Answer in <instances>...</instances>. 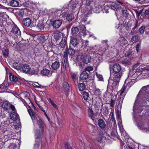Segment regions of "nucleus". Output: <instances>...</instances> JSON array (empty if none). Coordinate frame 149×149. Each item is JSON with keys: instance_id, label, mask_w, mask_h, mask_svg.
I'll list each match as a JSON object with an SVG mask.
<instances>
[{"instance_id": "nucleus-13", "label": "nucleus", "mask_w": 149, "mask_h": 149, "mask_svg": "<svg viewBox=\"0 0 149 149\" xmlns=\"http://www.w3.org/2000/svg\"><path fill=\"white\" fill-rule=\"evenodd\" d=\"M98 125L101 129H104L106 126V124L103 120L100 119L98 121Z\"/></svg>"}, {"instance_id": "nucleus-39", "label": "nucleus", "mask_w": 149, "mask_h": 149, "mask_svg": "<svg viewBox=\"0 0 149 149\" xmlns=\"http://www.w3.org/2000/svg\"><path fill=\"white\" fill-rule=\"evenodd\" d=\"M35 144L34 145L33 149H38L39 146L40 145V143L39 141H36Z\"/></svg>"}, {"instance_id": "nucleus-19", "label": "nucleus", "mask_w": 149, "mask_h": 149, "mask_svg": "<svg viewBox=\"0 0 149 149\" xmlns=\"http://www.w3.org/2000/svg\"><path fill=\"white\" fill-rule=\"evenodd\" d=\"M63 87L65 91H68L70 89L69 84L66 81L63 82Z\"/></svg>"}, {"instance_id": "nucleus-60", "label": "nucleus", "mask_w": 149, "mask_h": 149, "mask_svg": "<svg viewBox=\"0 0 149 149\" xmlns=\"http://www.w3.org/2000/svg\"><path fill=\"white\" fill-rule=\"evenodd\" d=\"M94 10H96V11H95V10H94L95 11V12L97 13H99L100 11V10L99 8V7H96L94 9Z\"/></svg>"}, {"instance_id": "nucleus-28", "label": "nucleus", "mask_w": 149, "mask_h": 149, "mask_svg": "<svg viewBox=\"0 0 149 149\" xmlns=\"http://www.w3.org/2000/svg\"><path fill=\"white\" fill-rule=\"evenodd\" d=\"M91 59V58L90 57L86 56L84 58L83 62L87 64L90 62Z\"/></svg>"}, {"instance_id": "nucleus-49", "label": "nucleus", "mask_w": 149, "mask_h": 149, "mask_svg": "<svg viewBox=\"0 0 149 149\" xmlns=\"http://www.w3.org/2000/svg\"><path fill=\"white\" fill-rule=\"evenodd\" d=\"M8 50L7 49H5L3 52V54L5 57H6L8 56Z\"/></svg>"}, {"instance_id": "nucleus-7", "label": "nucleus", "mask_w": 149, "mask_h": 149, "mask_svg": "<svg viewBox=\"0 0 149 149\" xmlns=\"http://www.w3.org/2000/svg\"><path fill=\"white\" fill-rule=\"evenodd\" d=\"M47 25L46 23H44L42 21H39L38 23V24L36 26V27L38 30L42 31L45 30V26Z\"/></svg>"}, {"instance_id": "nucleus-48", "label": "nucleus", "mask_w": 149, "mask_h": 149, "mask_svg": "<svg viewBox=\"0 0 149 149\" xmlns=\"http://www.w3.org/2000/svg\"><path fill=\"white\" fill-rule=\"evenodd\" d=\"M65 147L66 149H72V148L69 145V144L68 143H65Z\"/></svg>"}, {"instance_id": "nucleus-29", "label": "nucleus", "mask_w": 149, "mask_h": 149, "mask_svg": "<svg viewBox=\"0 0 149 149\" xmlns=\"http://www.w3.org/2000/svg\"><path fill=\"white\" fill-rule=\"evenodd\" d=\"M24 94L25 97V99L28 100L27 102L29 103H31V104L32 105H33V103L32 102L31 100L29 97V93L28 92H26Z\"/></svg>"}, {"instance_id": "nucleus-46", "label": "nucleus", "mask_w": 149, "mask_h": 149, "mask_svg": "<svg viewBox=\"0 0 149 149\" xmlns=\"http://www.w3.org/2000/svg\"><path fill=\"white\" fill-rule=\"evenodd\" d=\"M93 68L92 67H88L86 68H85V71H88L89 72H90L91 71H92L93 70Z\"/></svg>"}, {"instance_id": "nucleus-42", "label": "nucleus", "mask_w": 149, "mask_h": 149, "mask_svg": "<svg viewBox=\"0 0 149 149\" xmlns=\"http://www.w3.org/2000/svg\"><path fill=\"white\" fill-rule=\"evenodd\" d=\"M32 85L35 87L38 88H40L41 86H41L38 83L36 82L34 83H33L32 84Z\"/></svg>"}, {"instance_id": "nucleus-11", "label": "nucleus", "mask_w": 149, "mask_h": 149, "mask_svg": "<svg viewBox=\"0 0 149 149\" xmlns=\"http://www.w3.org/2000/svg\"><path fill=\"white\" fill-rule=\"evenodd\" d=\"M88 77V74L86 71H83L80 74V79L82 80H85Z\"/></svg>"}, {"instance_id": "nucleus-59", "label": "nucleus", "mask_w": 149, "mask_h": 149, "mask_svg": "<svg viewBox=\"0 0 149 149\" xmlns=\"http://www.w3.org/2000/svg\"><path fill=\"white\" fill-rule=\"evenodd\" d=\"M68 52L67 50H66L64 52V57L65 58V59L67 58V57L68 56Z\"/></svg>"}, {"instance_id": "nucleus-30", "label": "nucleus", "mask_w": 149, "mask_h": 149, "mask_svg": "<svg viewBox=\"0 0 149 149\" xmlns=\"http://www.w3.org/2000/svg\"><path fill=\"white\" fill-rule=\"evenodd\" d=\"M11 81H17V78L15 76L10 74L9 77Z\"/></svg>"}, {"instance_id": "nucleus-57", "label": "nucleus", "mask_w": 149, "mask_h": 149, "mask_svg": "<svg viewBox=\"0 0 149 149\" xmlns=\"http://www.w3.org/2000/svg\"><path fill=\"white\" fill-rule=\"evenodd\" d=\"M72 78L74 79V81L77 82V78L76 77V75L75 74H73L72 75Z\"/></svg>"}, {"instance_id": "nucleus-36", "label": "nucleus", "mask_w": 149, "mask_h": 149, "mask_svg": "<svg viewBox=\"0 0 149 149\" xmlns=\"http://www.w3.org/2000/svg\"><path fill=\"white\" fill-rule=\"evenodd\" d=\"M112 2H111L109 3V7L108 6L106 5H105L104 6V10L105 12H106V13H107L109 12L108 10H109V8L113 9L112 8H111V7H110V6H109L110 3Z\"/></svg>"}, {"instance_id": "nucleus-14", "label": "nucleus", "mask_w": 149, "mask_h": 149, "mask_svg": "<svg viewBox=\"0 0 149 149\" xmlns=\"http://www.w3.org/2000/svg\"><path fill=\"white\" fill-rule=\"evenodd\" d=\"M18 116L17 113L15 111L11 113L10 114L9 117L10 119L13 121H15L17 119Z\"/></svg>"}, {"instance_id": "nucleus-44", "label": "nucleus", "mask_w": 149, "mask_h": 149, "mask_svg": "<svg viewBox=\"0 0 149 149\" xmlns=\"http://www.w3.org/2000/svg\"><path fill=\"white\" fill-rule=\"evenodd\" d=\"M79 26L80 28V29L84 33H85L86 31V29L85 25L83 24H80Z\"/></svg>"}, {"instance_id": "nucleus-43", "label": "nucleus", "mask_w": 149, "mask_h": 149, "mask_svg": "<svg viewBox=\"0 0 149 149\" xmlns=\"http://www.w3.org/2000/svg\"><path fill=\"white\" fill-rule=\"evenodd\" d=\"M93 0H86V6H90L93 3Z\"/></svg>"}, {"instance_id": "nucleus-2", "label": "nucleus", "mask_w": 149, "mask_h": 149, "mask_svg": "<svg viewBox=\"0 0 149 149\" xmlns=\"http://www.w3.org/2000/svg\"><path fill=\"white\" fill-rule=\"evenodd\" d=\"M109 6L113 10H121L122 14L123 16L126 17L129 14V12L127 10L124 8V6L123 3L119 1H117L116 2H112L110 3Z\"/></svg>"}, {"instance_id": "nucleus-4", "label": "nucleus", "mask_w": 149, "mask_h": 149, "mask_svg": "<svg viewBox=\"0 0 149 149\" xmlns=\"http://www.w3.org/2000/svg\"><path fill=\"white\" fill-rule=\"evenodd\" d=\"M127 44V40L123 37H120L118 40L116 42V44L123 47Z\"/></svg>"}, {"instance_id": "nucleus-47", "label": "nucleus", "mask_w": 149, "mask_h": 149, "mask_svg": "<svg viewBox=\"0 0 149 149\" xmlns=\"http://www.w3.org/2000/svg\"><path fill=\"white\" fill-rule=\"evenodd\" d=\"M92 128L93 129V130H92L93 132H97L98 130V128L97 127L92 125Z\"/></svg>"}, {"instance_id": "nucleus-17", "label": "nucleus", "mask_w": 149, "mask_h": 149, "mask_svg": "<svg viewBox=\"0 0 149 149\" xmlns=\"http://www.w3.org/2000/svg\"><path fill=\"white\" fill-rule=\"evenodd\" d=\"M60 65V64L59 62L55 61L52 63L51 67L53 69L56 70L58 68Z\"/></svg>"}, {"instance_id": "nucleus-58", "label": "nucleus", "mask_w": 149, "mask_h": 149, "mask_svg": "<svg viewBox=\"0 0 149 149\" xmlns=\"http://www.w3.org/2000/svg\"><path fill=\"white\" fill-rule=\"evenodd\" d=\"M139 64V63H137L134 64L133 66V69L134 70H135L136 69L138 66Z\"/></svg>"}, {"instance_id": "nucleus-54", "label": "nucleus", "mask_w": 149, "mask_h": 149, "mask_svg": "<svg viewBox=\"0 0 149 149\" xmlns=\"http://www.w3.org/2000/svg\"><path fill=\"white\" fill-rule=\"evenodd\" d=\"M142 89L145 91H146V90H149V85L143 87L142 88Z\"/></svg>"}, {"instance_id": "nucleus-22", "label": "nucleus", "mask_w": 149, "mask_h": 149, "mask_svg": "<svg viewBox=\"0 0 149 149\" xmlns=\"http://www.w3.org/2000/svg\"><path fill=\"white\" fill-rule=\"evenodd\" d=\"M50 71L47 69H43L41 71V74L44 75L49 76L50 75Z\"/></svg>"}, {"instance_id": "nucleus-38", "label": "nucleus", "mask_w": 149, "mask_h": 149, "mask_svg": "<svg viewBox=\"0 0 149 149\" xmlns=\"http://www.w3.org/2000/svg\"><path fill=\"white\" fill-rule=\"evenodd\" d=\"M88 112L89 116L93 120L92 117L94 115L93 110L91 109H89L88 110Z\"/></svg>"}, {"instance_id": "nucleus-34", "label": "nucleus", "mask_w": 149, "mask_h": 149, "mask_svg": "<svg viewBox=\"0 0 149 149\" xmlns=\"http://www.w3.org/2000/svg\"><path fill=\"white\" fill-rule=\"evenodd\" d=\"M138 36L137 35L134 36L131 38V40L133 42H136L138 40Z\"/></svg>"}, {"instance_id": "nucleus-63", "label": "nucleus", "mask_w": 149, "mask_h": 149, "mask_svg": "<svg viewBox=\"0 0 149 149\" xmlns=\"http://www.w3.org/2000/svg\"><path fill=\"white\" fill-rule=\"evenodd\" d=\"M38 106H39L40 108V109L43 112H45V111L44 109L41 106H40V105H38Z\"/></svg>"}, {"instance_id": "nucleus-27", "label": "nucleus", "mask_w": 149, "mask_h": 149, "mask_svg": "<svg viewBox=\"0 0 149 149\" xmlns=\"http://www.w3.org/2000/svg\"><path fill=\"white\" fill-rule=\"evenodd\" d=\"M61 33H54V38L56 40H58L61 37Z\"/></svg>"}, {"instance_id": "nucleus-37", "label": "nucleus", "mask_w": 149, "mask_h": 149, "mask_svg": "<svg viewBox=\"0 0 149 149\" xmlns=\"http://www.w3.org/2000/svg\"><path fill=\"white\" fill-rule=\"evenodd\" d=\"M145 26H142L139 29V31L140 34H142L144 33Z\"/></svg>"}, {"instance_id": "nucleus-32", "label": "nucleus", "mask_w": 149, "mask_h": 149, "mask_svg": "<svg viewBox=\"0 0 149 149\" xmlns=\"http://www.w3.org/2000/svg\"><path fill=\"white\" fill-rule=\"evenodd\" d=\"M83 97L85 100H87L88 99L89 97V95L88 93L85 92H84L83 94Z\"/></svg>"}, {"instance_id": "nucleus-50", "label": "nucleus", "mask_w": 149, "mask_h": 149, "mask_svg": "<svg viewBox=\"0 0 149 149\" xmlns=\"http://www.w3.org/2000/svg\"><path fill=\"white\" fill-rule=\"evenodd\" d=\"M96 76L97 78L99 79L100 81H102L103 78L102 75H100V74H97Z\"/></svg>"}, {"instance_id": "nucleus-26", "label": "nucleus", "mask_w": 149, "mask_h": 149, "mask_svg": "<svg viewBox=\"0 0 149 149\" xmlns=\"http://www.w3.org/2000/svg\"><path fill=\"white\" fill-rule=\"evenodd\" d=\"M13 66L14 68L17 70H20L22 67L21 64L15 63L13 64Z\"/></svg>"}, {"instance_id": "nucleus-51", "label": "nucleus", "mask_w": 149, "mask_h": 149, "mask_svg": "<svg viewBox=\"0 0 149 149\" xmlns=\"http://www.w3.org/2000/svg\"><path fill=\"white\" fill-rule=\"evenodd\" d=\"M141 45V43H138L137 44L136 46V50L137 52H138L139 50L140 47Z\"/></svg>"}, {"instance_id": "nucleus-41", "label": "nucleus", "mask_w": 149, "mask_h": 149, "mask_svg": "<svg viewBox=\"0 0 149 149\" xmlns=\"http://www.w3.org/2000/svg\"><path fill=\"white\" fill-rule=\"evenodd\" d=\"M82 42L83 45L80 47L81 48L83 46H84V47L87 46L88 44L89 41L87 40H83L82 41Z\"/></svg>"}, {"instance_id": "nucleus-35", "label": "nucleus", "mask_w": 149, "mask_h": 149, "mask_svg": "<svg viewBox=\"0 0 149 149\" xmlns=\"http://www.w3.org/2000/svg\"><path fill=\"white\" fill-rule=\"evenodd\" d=\"M68 60L67 58L65 59L64 60V62L62 65V66L63 68L64 69H65L66 68L67 66L68 65Z\"/></svg>"}, {"instance_id": "nucleus-16", "label": "nucleus", "mask_w": 149, "mask_h": 149, "mask_svg": "<svg viewBox=\"0 0 149 149\" xmlns=\"http://www.w3.org/2000/svg\"><path fill=\"white\" fill-rule=\"evenodd\" d=\"M22 68L23 71L25 73L29 72L30 71L31 68L27 64L23 65Z\"/></svg>"}, {"instance_id": "nucleus-6", "label": "nucleus", "mask_w": 149, "mask_h": 149, "mask_svg": "<svg viewBox=\"0 0 149 149\" xmlns=\"http://www.w3.org/2000/svg\"><path fill=\"white\" fill-rule=\"evenodd\" d=\"M132 82L131 81L130 82H128L125 86H123L121 89L119 91L120 95H121L124 93L125 91H126L128 90L130 87L131 86L130 84L132 85Z\"/></svg>"}, {"instance_id": "nucleus-10", "label": "nucleus", "mask_w": 149, "mask_h": 149, "mask_svg": "<svg viewBox=\"0 0 149 149\" xmlns=\"http://www.w3.org/2000/svg\"><path fill=\"white\" fill-rule=\"evenodd\" d=\"M62 24V21L61 20H56L54 21L53 24L54 28H58Z\"/></svg>"}, {"instance_id": "nucleus-52", "label": "nucleus", "mask_w": 149, "mask_h": 149, "mask_svg": "<svg viewBox=\"0 0 149 149\" xmlns=\"http://www.w3.org/2000/svg\"><path fill=\"white\" fill-rule=\"evenodd\" d=\"M3 107L6 110H7L8 108V104L6 103H4L3 104Z\"/></svg>"}, {"instance_id": "nucleus-25", "label": "nucleus", "mask_w": 149, "mask_h": 149, "mask_svg": "<svg viewBox=\"0 0 149 149\" xmlns=\"http://www.w3.org/2000/svg\"><path fill=\"white\" fill-rule=\"evenodd\" d=\"M10 5L13 7H17L19 5V2L16 0H12L10 2Z\"/></svg>"}, {"instance_id": "nucleus-31", "label": "nucleus", "mask_w": 149, "mask_h": 149, "mask_svg": "<svg viewBox=\"0 0 149 149\" xmlns=\"http://www.w3.org/2000/svg\"><path fill=\"white\" fill-rule=\"evenodd\" d=\"M101 94V92L98 88L96 89L94 92V95L98 97L100 96Z\"/></svg>"}, {"instance_id": "nucleus-9", "label": "nucleus", "mask_w": 149, "mask_h": 149, "mask_svg": "<svg viewBox=\"0 0 149 149\" xmlns=\"http://www.w3.org/2000/svg\"><path fill=\"white\" fill-rule=\"evenodd\" d=\"M113 71L116 73H118L121 70V67L120 66L118 63L115 64L113 67Z\"/></svg>"}, {"instance_id": "nucleus-15", "label": "nucleus", "mask_w": 149, "mask_h": 149, "mask_svg": "<svg viewBox=\"0 0 149 149\" xmlns=\"http://www.w3.org/2000/svg\"><path fill=\"white\" fill-rule=\"evenodd\" d=\"M70 44H71L74 47H77L78 45V41L76 38H72L70 40Z\"/></svg>"}, {"instance_id": "nucleus-53", "label": "nucleus", "mask_w": 149, "mask_h": 149, "mask_svg": "<svg viewBox=\"0 0 149 149\" xmlns=\"http://www.w3.org/2000/svg\"><path fill=\"white\" fill-rule=\"evenodd\" d=\"M115 100H111V101L110 102V105L111 107H113L114 105V104L115 103Z\"/></svg>"}, {"instance_id": "nucleus-62", "label": "nucleus", "mask_w": 149, "mask_h": 149, "mask_svg": "<svg viewBox=\"0 0 149 149\" xmlns=\"http://www.w3.org/2000/svg\"><path fill=\"white\" fill-rule=\"evenodd\" d=\"M10 107L11 109L12 110L14 111H15L16 110L15 107L12 105H10Z\"/></svg>"}, {"instance_id": "nucleus-33", "label": "nucleus", "mask_w": 149, "mask_h": 149, "mask_svg": "<svg viewBox=\"0 0 149 149\" xmlns=\"http://www.w3.org/2000/svg\"><path fill=\"white\" fill-rule=\"evenodd\" d=\"M74 18V15L72 13H70L67 15L66 17V19L70 21Z\"/></svg>"}, {"instance_id": "nucleus-3", "label": "nucleus", "mask_w": 149, "mask_h": 149, "mask_svg": "<svg viewBox=\"0 0 149 149\" xmlns=\"http://www.w3.org/2000/svg\"><path fill=\"white\" fill-rule=\"evenodd\" d=\"M122 76V74L121 73H114L113 77V80H110L108 81V86L113 88L115 84L118 82Z\"/></svg>"}, {"instance_id": "nucleus-21", "label": "nucleus", "mask_w": 149, "mask_h": 149, "mask_svg": "<svg viewBox=\"0 0 149 149\" xmlns=\"http://www.w3.org/2000/svg\"><path fill=\"white\" fill-rule=\"evenodd\" d=\"M142 74L145 75H149V67H145L142 71Z\"/></svg>"}, {"instance_id": "nucleus-23", "label": "nucleus", "mask_w": 149, "mask_h": 149, "mask_svg": "<svg viewBox=\"0 0 149 149\" xmlns=\"http://www.w3.org/2000/svg\"><path fill=\"white\" fill-rule=\"evenodd\" d=\"M67 50L68 51V54L70 56H72L75 53L74 50L70 47Z\"/></svg>"}, {"instance_id": "nucleus-64", "label": "nucleus", "mask_w": 149, "mask_h": 149, "mask_svg": "<svg viewBox=\"0 0 149 149\" xmlns=\"http://www.w3.org/2000/svg\"><path fill=\"white\" fill-rule=\"evenodd\" d=\"M144 14L145 15H148L149 14V10L147 9L145 11Z\"/></svg>"}, {"instance_id": "nucleus-45", "label": "nucleus", "mask_w": 149, "mask_h": 149, "mask_svg": "<svg viewBox=\"0 0 149 149\" xmlns=\"http://www.w3.org/2000/svg\"><path fill=\"white\" fill-rule=\"evenodd\" d=\"M67 12H64L63 11H62V13L60 15V17H67Z\"/></svg>"}, {"instance_id": "nucleus-18", "label": "nucleus", "mask_w": 149, "mask_h": 149, "mask_svg": "<svg viewBox=\"0 0 149 149\" xmlns=\"http://www.w3.org/2000/svg\"><path fill=\"white\" fill-rule=\"evenodd\" d=\"M66 38H62L60 43V45L62 48H64L66 43Z\"/></svg>"}, {"instance_id": "nucleus-55", "label": "nucleus", "mask_w": 149, "mask_h": 149, "mask_svg": "<svg viewBox=\"0 0 149 149\" xmlns=\"http://www.w3.org/2000/svg\"><path fill=\"white\" fill-rule=\"evenodd\" d=\"M0 16L1 17H3V18H6L7 15L5 13H2L0 14Z\"/></svg>"}, {"instance_id": "nucleus-24", "label": "nucleus", "mask_w": 149, "mask_h": 149, "mask_svg": "<svg viewBox=\"0 0 149 149\" xmlns=\"http://www.w3.org/2000/svg\"><path fill=\"white\" fill-rule=\"evenodd\" d=\"M79 30L78 28L76 27H72L71 30V32L72 35H74L77 33L79 31Z\"/></svg>"}, {"instance_id": "nucleus-56", "label": "nucleus", "mask_w": 149, "mask_h": 149, "mask_svg": "<svg viewBox=\"0 0 149 149\" xmlns=\"http://www.w3.org/2000/svg\"><path fill=\"white\" fill-rule=\"evenodd\" d=\"M77 4L73 2L71 5V7L73 9L75 8L77 6Z\"/></svg>"}, {"instance_id": "nucleus-8", "label": "nucleus", "mask_w": 149, "mask_h": 149, "mask_svg": "<svg viewBox=\"0 0 149 149\" xmlns=\"http://www.w3.org/2000/svg\"><path fill=\"white\" fill-rule=\"evenodd\" d=\"M136 100H135V103L133 107V111L135 113L141 112L143 110V107L141 106H137L136 104Z\"/></svg>"}, {"instance_id": "nucleus-5", "label": "nucleus", "mask_w": 149, "mask_h": 149, "mask_svg": "<svg viewBox=\"0 0 149 149\" xmlns=\"http://www.w3.org/2000/svg\"><path fill=\"white\" fill-rule=\"evenodd\" d=\"M11 32L15 34L17 37H20L21 35V33L18 27L14 25L13 26Z\"/></svg>"}, {"instance_id": "nucleus-40", "label": "nucleus", "mask_w": 149, "mask_h": 149, "mask_svg": "<svg viewBox=\"0 0 149 149\" xmlns=\"http://www.w3.org/2000/svg\"><path fill=\"white\" fill-rule=\"evenodd\" d=\"M122 63L123 64L129 65L130 64V62L127 59H125L122 61Z\"/></svg>"}, {"instance_id": "nucleus-20", "label": "nucleus", "mask_w": 149, "mask_h": 149, "mask_svg": "<svg viewBox=\"0 0 149 149\" xmlns=\"http://www.w3.org/2000/svg\"><path fill=\"white\" fill-rule=\"evenodd\" d=\"M78 87L79 91H81L84 90L86 88V85L84 83H80L79 84Z\"/></svg>"}, {"instance_id": "nucleus-61", "label": "nucleus", "mask_w": 149, "mask_h": 149, "mask_svg": "<svg viewBox=\"0 0 149 149\" xmlns=\"http://www.w3.org/2000/svg\"><path fill=\"white\" fill-rule=\"evenodd\" d=\"M12 146H13L14 148H13V149H18L17 146L15 145V144L14 143L13 144L11 145L10 147L12 148Z\"/></svg>"}, {"instance_id": "nucleus-12", "label": "nucleus", "mask_w": 149, "mask_h": 149, "mask_svg": "<svg viewBox=\"0 0 149 149\" xmlns=\"http://www.w3.org/2000/svg\"><path fill=\"white\" fill-rule=\"evenodd\" d=\"M22 23L25 26H29L31 23V20L29 18H26L23 19Z\"/></svg>"}, {"instance_id": "nucleus-1", "label": "nucleus", "mask_w": 149, "mask_h": 149, "mask_svg": "<svg viewBox=\"0 0 149 149\" xmlns=\"http://www.w3.org/2000/svg\"><path fill=\"white\" fill-rule=\"evenodd\" d=\"M28 111L33 123H35L36 122L39 128L41 130V131L38 129L36 130L35 132V137L36 141H38L44 132V128L43 122L39 118H36V116L34 114V111L33 109H30L28 110Z\"/></svg>"}]
</instances>
